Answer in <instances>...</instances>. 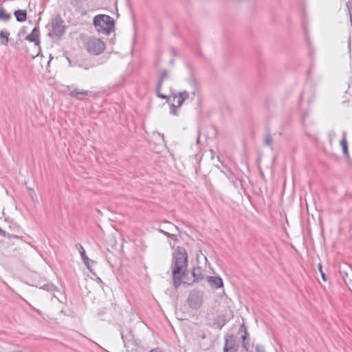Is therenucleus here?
<instances>
[{
    "mask_svg": "<svg viewBox=\"0 0 352 352\" xmlns=\"http://www.w3.org/2000/svg\"><path fill=\"white\" fill-rule=\"evenodd\" d=\"M188 254L184 247L178 246L173 252L171 265L173 286L177 289L182 284V278L187 270Z\"/></svg>",
    "mask_w": 352,
    "mask_h": 352,
    "instance_id": "1",
    "label": "nucleus"
},
{
    "mask_svg": "<svg viewBox=\"0 0 352 352\" xmlns=\"http://www.w3.org/2000/svg\"><path fill=\"white\" fill-rule=\"evenodd\" d=\"M93 23L99 32L107 35L114 30L115 22L112 17L107 14H98L94 17Z\"/></svg>",
    "mask_w": 352,
    "mask_h": 352,
    "instance_id": "2",
    "label": "nucleus"
},
{
    "mask_svg": "<svg viewBox=\"0 0 352 352\" xmlns=\"http://www.w3.org/2000/svg\"><path fill=\"white\" fill-rule=\"evenodd\" d=\"M85 48L91 54L98 55L104 50L105 44L101 39L92 36L87 39Z\"/></svg>",
    "mask_w": 352,
    "mask_h": 352,
    "instance_id": "3",
    "label": "nucleus"
},
{
    "mask_svg": "<svg viewBox=\"0 0 352 352\" xmlns=\"http://www.w3.org/2000/svg\"><path fill=\"white\" fill-rule=\"evenodd\" d=\"M64 23V21L59 14L54 16L51 22L52 31L48 33V36L50 37H61L65 32Z\"/></svg>",
    "mask_w": 352,
    "mask_h": 352,
    "instance_id": "4",
    "label": "nucleus"
},
{
    "mask_svg": "<svg viewBox=\"0 0 352 352\" xmlns=\"http://www.w3.org/2000/svg\"><path fill=\"white\" fill-rule=\"evenodd\" d=\"M204 300V293L199 290L192 289L187 298L188 306L192 309H198L202 305Z\"/></svg>",
    "mask_w": 352,
    "mask_h": 352,
    "instance_id": "5",
    "label": "nucleus"
},
{
    "mask_svg": "<svg viewBox=\"0 0 352 352\" xmlns=\"http://www.w3.org/2000/svg\"><path fill=\"white\" fill-rule=\"evenodd\" d=\"M122 339L128 351H137L141 345V341L136 339L131 331H129L125 336L122 334Z\"/></svg>",
    "mask_w": 352,
    "mask_h": 352,
    "instance_id": "6",
    "label": "nucleus"
},
{
    "mask_svg": "<svg viewBox=\"0 0 352 352\" xmlns=\"http://www.w3.org/2000/svg\"><path fill=\"white\" fill-rule=\"evenodd\" d=\"M238 333L241 334L243 349L245 351H248L250 346V338L247 327L244 324L240 325Z\"/></svg>",
    "mask_w": 352,
    "mask_h": 352,
    "instance_id": "7",
    "label": "nucleus"
},
{
    "mask_svg": "<svg viewBox=\"0 0 352 352\" xmlns=\"http://www.w3.org/2000/svg\"><path fill=\"white\" fill-rule=\"evenodd\" d=\"M65 87L69 91L68 96L78 100H82L84 96L89 95V91L87 90L79 91L74 85H65Z\"/></svg>",
    "mask_w": 352,
    "mask_h": 352,
    "instance_id": "8",
    "label": "nucleus"
},
{
    "mask_svg": "<svg viewBox=\"0 0 352 352\" xmlns=\"http://www.w3.org/2000/svg\"><path fill=\"white\" fill-rule=\"evenodd\" d=\"M226 348H227L228 350L238 351L239 344L237 343L236 336L234 334H230L225 336L223 349Z\"/></svg>",
    "mask_w": 352,
    "mask_h": 352,
    "instance_id": "9",
    "label": "nucleus"
},
{
    "mask_svg": "<svg viewBox=\"0 0 352 352\" xmlns=\"http://www.w3.org/2000/svg\"><path fill=\"white\" fill-rule=\"evenodd\" d=\"M40 30L38 25H36L33 30H32L31 33L25 36V40L33 42L35 45L40 46Z\"/></svg>",
    "mask_w": 352,
    "mask_h": 352,
    "instance_id": "10",
    "label": "nucleus"
},
{
    "mask_svg": "<svg viewBox=\"0 0 352 352\" xmlns=\"http://www.w3.org/2000/svg\"><path fill=\"white\" fill-rule=\"evenodd\" d=\"M189 94L187 91H184L173 96V102L176 104L177 107H180L184 101L188 98Z\"/></svg>",
    "mask_w": 352,
    "mask_h": 352,
    "instance_id": "11",
    "label": "nucleus"
},
{
    "mask_svg": "<svg viewBox=\"0 0 352 352\" xmlns=\"http://www.w3.org/2000/svg\"><path fill=\"white\" fill-rule=\"evenodd\" d=\"M207 282L211 287L214 289L220 288L223 286V280L219 276H207Z\"/></svg>",
    "mask_w": 352,
    "mask_h": 352,
    "instance_id": "12",
    "label": "nucleus"
},
{
    "mask_svg": "<svg viewBox=\"0 0 352 352\" xmlns=\"http://www.w3.org/2000/svg\"><path fill=\"white\" fill-rule=\"evenodd\" d=\"M191 274L193 276V280L192 283H186L188 285L201 280L204 278V274L201 267H194L191 271Z\"/></svg>",
    "mask_w": 352,
    "mask_h": 352,
    "instance_id": "13",
    "label": "nucleus"
},
{
    "mask_svg": "<svg viewBox=\"0 0 352 352\" xmlns=\"http://www.w3.org/2000/svg\"><path fill=\"white\" fill-rule=\"evenodd\" d=\"M14 15L18 22H24L27 19V11L25 10H16L14 12Z\"/></svg>",
    "mask_w": 352,
    "mask_h": 352,
    "instance_id": "14",
    "label": "nucleus"
},
{
    "mask_svg": "<svg viewBox=\"0 0 352 352\" xmlns=\"http://www.w3.org/2000/svg\"><path fill=\"white\" fill-rule=\"evenodd\" d=\"M168 78V72L167 69H163L161 72L160 76L157 81V85L159 89H162L163 86V82L165 79Z\"/></svg>",
    "mask_w": 352,
    "mask_h": 352,
    "instance_id": "15",
    "label": "nucleus"
},
{
    "mask_svg": "<svg viewBox=\"0 0 352 352\" xmlns=\"http://www.w3.org/2000/svg\"><path fill=\"white\" fill-rule=\"evenodd\" d=\"M10 18L11 14L7 13L4 7L2 5H0V20L8 21L10 19Z\"/></svg>",
    "mask_w": 352,
    "mask_h": 352,
    "instance_id": "16",
    "label": "nucleus"
},
{
    "mask_svg": "<svg viewBox=\"0 0 352 352\" xmlns=\"http://www.w3.org/2000/svg\"><path fill=\"white\" fill-rule=\"evenodd\" d=\"M10 36V32L6 30H2L0 32V38L5 39V41L2 42V44L7 45L8 43V38Z\"/></svg>",
    "mask_w": 352,
    "mask_h": 352,
    "instance_id": "17",
    "label": "nucleus"
},
{
    "mask_svg": "<svg viewBox=\"0 0 352 352\" xmlns=\"http://www.w3.org/2000/svg\"><path fill=\"white\" fill-rule=\"evenodd\" d=\"M76 249L78 250L80 254V257L82 259L83 258H85L87 257V255H86V253H85V250L84 249V248L82 247V245L80 243H78L76 245Z\"/></svg>",
    "mask_w": 352,
    "mask_h": 352,
    "instance_id": "18",
    "label": "nucleus"
},
{
    "mask_svg": "<svg viewBox=\"0 0 352 352\" xmlns=\"http://www.w3.org/2000/svg\"><path fill=\"white\" fill-rule=\"evenodd\" d=\"M272 137L271 135V134L270 133H267L265 136V139H264V144L265 146H270L272 145Z\"/></svg>",
    "mask_w": 352,
    "mask_h": 352,
    "instance_id": "19",
    "label": "nucleus"
},
{
    "mask_svg": "<svg viewBox=\"0 0 352 352\" xmlns=\"http://www.w3.org/2000/svg\"><path fill=\"white\" fill-rule=\"evenodd\" d=\"M82 260L84 264L87 266V269L90 272H92L91 267H90V263H94V261L93 260L89 259L87 256L85 258H83Z\"/></svg>",
    "mask_w": 352,
    "mask_h": 352,
    "instance_id": "20",
    "label": "nucleus"
},
{
    "mask_svg": "<svg viewBox=\"0 0 352 352\" xmlns=\"http://www.w3.org/2000/svg\"><path fill=\"white\" fill-rule=\"evenodd\" d=\"M340 145L342 147H346L347 146V141H346V131H342V140L340 141Z\"/></svg>",
    "mask_w": 352,
    "mask_h": 352,
    "instance_id": "21",
    "label": "nucleus"
},
{
    "mask_svg": "<svg viewBox=\"0 0 352 352\" xmlns=\"http://www.w3.org/2000/svg\"><path fill=\"white\" fill-rule=\"evenodd\" d=\"M159 232H160L161 233H162L163 234H164L165 236H166L167 237L171 239H173L175 241H177V239H176V235L175 234H170L168 232H166L162 229H159Z\"/></svg>",
    "mask_w": 352,
    "mask_h": 352,
    "instance_id": "22",
    "label": "nucleus"
},
{
    "mask_svg": "<svg viewBox=\"0 0 352 352\" xmlns=\"http://www.w3.org/2000/svg\"><path fill=\"white\" fill-rule=\"evenodd\" d=\"M162 89H159L158 88V86H157L156 87V95L158 98H161V99H168V100H170V98L168 96H167L166 95H164L163 94H161L160 91H161Z\"/></svg>",
    "mask_w": 352,
    "mask_h": 352,
    "instance_id": "23",
    "label": "nucleus"
},
{
    "mask_svg": "<svg viewBox=\"0 0 352 352\" xmlns=\"http://www.w3.org/2000/svg\"><path fill=\"white\" fill-rule=\"evenodd\" d=\"M177 108V107H176V104L174 102H172L170 107V113L175 116L177 115V111L176 109Z\"/></svg>",
    "mask_w": 352,
    "mask_h": 352,
    "instance_id": "24",
    "label": "nucleus"
},
{
    "mask_svg": "<svg viewBox=\"0 0 352 352\" xmlns=\"http://www.w3.org/2000/svg\"><path fill=\"white\" fill-rule=\"evenodd\" d=\"M318 270L320 272V274H321V276L322 278V279L324 280H326V276H325V274L323 272L322 270V265L320 263L318 264Z\"/></svg>",
    "mask_w": 352,
    "mask_h": 352,
    "instance_id": "25",
    "label": "nucleus"
},
{
    "mask_svg": "<svg viewBox=\"0 0 352 352\" xmlns=\"http://www.w3.org/2000/svg\"><path fill=\"white\" fill-rule=\"evenodd\" d=\"M255 349H256V352H265L263 346H262L261 345H259V344L256 345Z\"/></svg>",
    "mask_w": 352,
    "mask_h": 352,
    "instance_id": "26",
    "label": "nucleus"
},
{
    "mask_svg": "<svg viewBox=\"0 0 352 352\" xmlns=\"http://www.w3.org/2000/svg\"><path fill=\"white\" fill-rule=\"evenodd\" d=\"M346 7H347V8H348V13H349V14L350 21H351V25H352V13H351V12L349 3H346Z\"/></svg>",
    "mask_w": 352,
    "mask_h": 352,
    "instance_id": "27",
    "label": "nucleus"
},
{
    "mask_svg": "<svg viewBox=\"0 0 352 352\" xmlns=\"http://www.w3.org/2000/svg\"><path fill=\"white\" fill-rule=\"evenodd\" d=\"M185 65L187 67V69H188V71L190 72V74H192V67L190 65V64L188 62L186 61L185 63Z\"/></svg>",
    "mask_w": 352,
    "mask_h": 352,
    "instance_id": "28",
    "label": "nucleus"
},
{
    "mask_svg": "<svg viewBox=\"0 0 352 352\" xmlns=\"http://www.w3.org/2000/svg\"><path fill=\"white\" fill-rule=\"evenodd\" d=\"M342 152L345 155H349L348 146L346 147H342Z\"/></svg>",
    "mask_w": 352,
    "mask_h": 352,
    "instance_id": "29",
    "label": "nucleus"
},
{
    "mask_svg": "<svg viewBox=\"0 0 352 352\" xmlns=\"http://www.w3.org/2000/svg\"><path fill=\"white\" fill-rule=\"evenodd\" d=\"M80 2L81 0H74L72 3L74 6H77Z\"/></svg>",
    "mask_w": 352,
    "mask_h": 352,
    "instance_id": "30",
    "label": "nucleus"
},
{
    "mask_svg": "<svg viewBox=\"0 0 352 352\" xmlns=\"http://www.w3.org/2000/svg\"><path fill=\"white\" fill-rule=\"evenodd\" d=\"M0 235L3 237L6 236V232L4 231L3 230H2L1 228H0Z\"/></svg>",
    "mask_w": 352,
    "mask_h": 352,
    "instance_id": "31",
    "label": "nucleus"
},
{
    "mask_svg": "<svg viewBox=\"0 0 352 352\" xmlns=\"http://www.w3.org/2000/svg\"><path fill=\"white\" fill-rule=\"evenodd\" d=\"M236 350H228L227 348L223 349V352H237Z\"/></svg>",
    "mask_w": 352,
    "mask_h": 352,
    "instance_id": "32",
    "label": "nucleus"
},
{
    "mask_svg": "<svg viewBox=\"0 0 352 352\" xmlns=\"http://www.w3.org/2000/svg\"><path fill=\"white\" fill-rule=\"evenodd\" d=\"M150 352H162L160 349H153Z\"/></svg>",
    "mask_w": 352,
    "mask_h": 352,
    "instance_id": "33",
    "label": "nucleus"
},
{
    "mask_svg": "<svg viewBox=\"0 0 352 352\" xmlns=\"http://www.w3.org/2000/svg\"><path fill=\"white\" fill-rule=\"evenodd\" d=\"M25 28H22L20 32H19V36H20L21 34H25Z\"/></svg>",
    "mask_w": 352,
    "mask_h": 352,
    "instance_id": "34",
    "label": "nucleus"
},
{
    "mask_svg": "<svg viewBox=\"0 0 352 352\" xmlns=\"http://www.w3.org/2000/svg\"><path fill=\"white\" fill-rule=\"evenodd\" d=\"M172 227H173L175 228V230H176L177 231H179L177 226L172 225Z\"/></svg>",
    "mask_w": 352,
    "mask_h": 352,
    "instance_id": "35",
    "label": "nucleus"
},
{
    "mask_svg": "<svg viewBox=\"0 0 352 352\" xmlns=\"http://www.w3.org/2000/svg\"><path fill=\"white\" fill-rule=\"evenodd\" d=\"M11 236H12V235L8 234V237H10V238ZM12 237H14V238H18V237H17L16 236H15V235H13V236H12Z\"/></svg>",
    "mask_w": 352,
    "mask_h": 352,
    "instance_id": "36",
    "label": "nucleus"
},
{
    "mask_svg": "<svg viewBox=\"0 0 352 352\" xmlns=\"http://www.w3.org/2000/svg\"><path fill=\"white\" fill-rule=\"evenodd\" d=\"M191 81H192V83L193 85H195V80H194L193 79H192V80H191Z\"/></svg>",
    "mask_w": 352,
    "mask_h": 352,
    "instance_id": "37",
    "label": "nucleus"
},
{
    "mask_svg": "<svg viewBox=\"0 0 352 352\" xmlns=\"http://www.w3.org/2000/svg\"><path fill=\"white\" fill-rule=\"evenodd\" d=\"M170 64H173V60H171L170 61Z\"/></svg>",
    "mask_w": 352,
    "mask_h": 352,
    "instance_id": "38",
    "label": "nucleus"
}]
</instances>
